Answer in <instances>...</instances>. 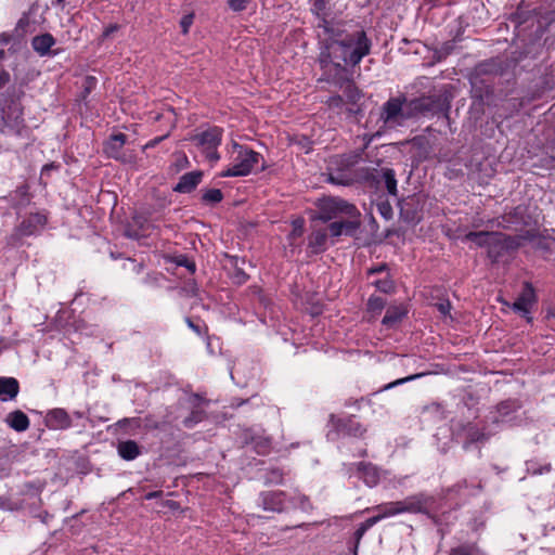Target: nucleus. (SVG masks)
Returning a JSON list of instances; mask_svg holds the SVG:
<instances>
[{
  "instance_id": "f257e3e1",
  "label": "nucleus",
  "mask_w": 555,
  "mask_h": 555,
  "mask_svg": "<svg viewBox=\"0 0 555 555\" xmlns=\"http://www.w3.org/2000/svg\"><path fill=\"white\" fill-rule=\"evenodd\" d=\"M322 27L325 37L318 39L319 81L341 88L350 78V72L371 53L372 40L360 27L348 30L327 21Z\"/></svg>"
},
{
  "instance_id": "f03ea898",
  "label": "nucleus",
  "mask_w": 555,
  "mask_h": 555,
  "mask_svg": "<svg viewBox=\"0 0 555 555\" xmlns=\"http://www.w3.org/2000/svg\"><path fill=\"white\" fill-rule=\"evenodd\" d=\"M318 219L328 224L330 235L354 236L361 227V212L357 206L341 197L328 196L318 203Z\"/></svg>"
},
{
  "instance_id": "7ed1b4c3",
  "label": "nucleus",
  "mask_w": 555,
  "mask_h": 555,
  "mask_svg": "<svg viewBox=\"0 0 555 555\" xmlns=\"http://www.w3.org/2000/svg\"><path fill=\"white\" fill-rule=\"evenodd\" d=\"M501 70L500 64L495 60H487L478 63L469 77L473 98L480 103H488L489 98L493 95V83L490 77L498 75Z\"/></svg>"
},
{
  "instance_id": "20e7f679",
  "label": "nucleus",
  "mask_w": 555,
  "mask_h": 555,
  "mask_svg": "<svg viewBox=\"0 0 555 555\" xmlns=\"http://www.w3.org/2000/svg\"><path fill=\"white\" fill-rule=\"evenodd\" d=\"M233 149L237 152L233 165L223 170L220 173V177L227 178L248 176L260 163V171H264L267 169V164L260 153L236 142H233Z\"/></svg>"
},
{
  "instance_id": "39448f33",
  "label": "nucleus",
  "mask_w": 555,
  "mask_h": 555,
  "mask_svg": "<svg viewBox=\"0 0 555 555\" xmlns=\"http://www.w3.org/2000/svg\"><path fill=\"white\" fill-rule=\"evenodd\" d=\"M450 101L446 94L422 95L406 103V118L420 116H448Z\"/></svg>"
},
{
  "instance_id": "423d86ee",
  "label": "nucleus",
  "mask_w": 555,
  "mask_h": 555,
  "mask_svg": "<svg viewBox=\"0 0 555 555\" xmlns=\"http://www.w3.org/2000/svg\"><path fill=\"white\" fill-rule=\"evenodd\" d=\"M520 248V237L517 235H508L502 232H495L490 241L487 256L491 263H499L506 258L512 257Z\"/></svg>"
},
{
  "instance_id": "0eeeda50",
  "label": "nucleus",
  "mask_w": 555,
  "mask_h": 555,
  "mask_svg": "<svg viewBox=\"0 0 555 555\" xmlns=\"http://www.w3.org/2000/svg\"><path fill=\"white\" fill-rule=\"evenodd\" d=\"M222 133V128L214 126L193 135L191 140L203 149L206 158L210 163H217L220 159L218 146L221 144Z\"/></svg>"
},
{
  "instance_id": "6e6552de",
  "label": "nucleus",
  "mask_w": 555,
  "mask_h": 555,
  "mask_svg": "<svg viewBox=\"0 0 555 555\" xmlns=\"http://www.w3.org/2000/svg\"><path fill=\"white\" fill-rule=\"evenodd\" d=\"M127 142V135L122 132L114 133L103 144V152L108 158H113L121 164L133 165L137 163V155L133 151L124 149Z\"/></svg>"
},
{
  "instance_id": "1a4fd4ad",
  "label": "nucleus",
  "mask_w": 555,
  "mask_h": 555,
  "mask_svg": "<svg viewBox=\"0 0 555 555\" xmlns=\"http://www.w3.org/2000/svg\"><path fill=\"white\" fill-rule=\"evenodd\" d=\"M435 498L425 492H418L398 501L400 514H423L434 518L431 511L435 505Z\"/></svg>"
},
{
  "instance_id": "9d476101",
  "label": "nucleus",
  "mask_w": 555,
  "mask_h": 555,
  "mask_svg": "<svg viewBox=\"0 0 555 555\" xmlns=\"http://www.w3.org/2000/svg\"><path fill=\"white\" fill-rule=\"evenodd\" d=\"M328 424L338 434L354 438H363L366 434V427L358 421L353 414L336 415L334 413L328 416Z\"/></svg>"
},
{
  "instance_id": "9b49d317",
  "label": "nucleus",
  "mask_w": 555,
  "mask_h": 555,
  "mask_svg": "<svg viewBox=\"0 0 555 555\" xmlns=\"http://www.w3.org/2000/svg\"><path fill=\"white\" fill-rule=\"evenodd\" d=\"M184 403L191 409L190 414L184 417L182 424L185 428H193L207 417L205 406L209 404V400L199 393H191L185 401L179 400L177 406H183Z\"/></svg>"
},
{
  "instance_id": "f8f14e48",
  "label": "nucleus",
  "mask_w": 555,
  "mask_h": 555,
  "mask_svg": "<svg viewBox=\"0 0 555 555\" xmlns=\"http://www.w3.org/2000/svg\"><path fill=\"white\" fill-rule=\"evenodd\" d=\"M538 302V296L532 283L524 282L522 289L514 304L511 306L514 312L519 313L528 323L533 321L531 315L532 307Z\"/></svg>"
},
{
  "instance_id": "ddd939ff",
  "label": "nucleus",
  "mask_w": 555,
  "mask_h": 555,
  "mask_svg": "<svg viewBox=\"0 0 555 555\" xmlns=\"http://www.w3.org/2000/svg\"><path fill=\"white\" fill-rule=\"evenodd\" d=\"M410 100L406 99L405 95L401 94L399 96L390 98L386 101L382 106L380 119L385 125H393L398 124L399 119H408L406 118V103Z\"/></svg>"
},
{
  "instance_id": "4468645a",
  "label": "nucleus",
  "mask_w": 555,
  "mask_h": 555,
  "mask_svg": "<svg viewBox=\"0 0 555 555\" xmlns=\"http://www.w3.org/2000/svg\"><path fill=\"white\" fill-rule=\"evenodd\" d=\"M258 502L268 512L283 513L289 509V500L283 491L261 492Z\"/></svg>"
},
{
  "instance_id": "2eb2a0df",
  "label": "nucleus",
  "mask_w": 555,
  "mask_h": 555,
  "mask_svg": "<svg viewBox=\"0 0 555 555\" xmlns=\"http://www.w3.org/2000/svg\"><path fill=\"white\" fill-rule=\"evenodd\" d=\"M350 474H354L369 488H375L380 481V469L371 462L351 464Z\"/></svg>"
},
{
  "instance_id": "dca6fc26",
  "label": "nucleus",
  "mask_w": 555,
  "mask_h": 555,
  "mask_svg": "<svg viewBox=\"0 0 555 555\" xmlns=\"http://www.w3.org/2000/svg\"><path fill=\"white\" fill-rule=\"evenodd\" d=\"M400 218L410 224L418 223L423 218V205L416 196H409L399 203Z\"/></svg>"
},
{
  "instance_id": "f3484780",
  "label": "nucleus",
  "mask_w": 555,
  "mask_h": 555,
  "mask_svg": "<svg viewBox=\"0 0 555 555\" xmlns=\"http://www.w3.org/2000/svg\"><path fill=\"white\" fill-rule=\"evenodd\" d=\"M44 425L52 430H66L73 426V421L67 411L63 408H54L47 412Z\"/></svg>"
},
{
  "instance_id": "a211bd4d",
  "label": "nucleus",
  "mask_w": 555,
  "mask_h": 555,
  "mask_svg": "<svg viewBox=\"0 0 555 555\" xmlns=\"http://www.w3.org/2000/svg\"><path fill=\"white\" fill-rule=\"evenodd\" d=\"M48 216L44 212H33L18 224L20 232L27 236L38 234L47 224Z\"/></svg>"
},
{
  "instance_id": "6ab92c4d",
  "label": "nucleus",
  "mask_w": 555,
  "mask_h": 555,
  "mask_svg": "<svg viewBox=\"0 0 555 555\" xmlns=\"http://www.w3.org/2000/svg\"><path fill=\"white\" fill-rule=\"evenodd\" d=\"M372 511L377 512L376 515L370 517L374 521L375 525L385 518L400 515L398 501L385 502V503L375 505L373 507H366L362 513L372 512Z\"/></svg>"
},
{
  "instance_id": "aec40b11",
  "label": "nucleus",
  "mask_w": 555,
  "mask_h": 555,
  "mask_svg": "<svg viewBox=\"0 0 555 555\" xmlns=\"http://www.w3.org/2000/svg\"><path fill=\"white\" fill-rule=\"evenodd\" d=\"M203 172L199 170L186 172L180 177L179 182L173 186L177 193H191L201 183Z\"/></svg>"
},
{
  "instance_id": "412c9836",
  "label": "nucleus",
  "mask_w": 555,
  "mask_h": 555,
  "mask_svg": "<svg viewBox=\"0 0 555 555\" xmlns=\"http://www.w3.org/2000/svg\"><path fill=\"white\" fill-rule=\"evenodd\" d=\"M55 44V38L50 34L46 33L42 35L35 36L31 40L33 49L40 55H56V51H52L51 48Z\"/></svg>"
},
{
  "instance_id": "4be33fe9",
  "label": "nucleus",
  "mask_w": 555,
  "mask_h": 555,
  "mask_svg": "<svg viewBox=\"0 0 555 555\" xmlns=\"http://www.w3.org/2000/svg\"><path fill=\"white\" fill-rule=\"evenodd\" d=\"M520 237V247L525 242H529L532 244L534 249L550 251L551 250V242L547 237L541 235L535 230H526L519 234Z\"/></svg>"
},
{
  "instance_id": "5701e85b",
  "label": "nucleus",
  "mask_w": 555,
  "mask_h": 555,
  "mask_svg": "<svg viewBox=\"0 0 555 555\" xmlns=\"http://www.w3.org/2000/svg\"><path fill=\"white\" fill-rule=\"evenodd\" d=\"M20 383L14 377H0V401H10L17 397Z\"/></svg>"
},
{
  "instance_id": "b1692460",
  "label": "nucleus",
  "mask_w": 555,
  "mask_h": 555,
  "mask_svg": "<svg viewBox=\"0 0 555 555\" xmlns=\"http://www.w3.org/2000/svg\"><path fill=\"white\" fill-rule=\"evenodd\" d=\"M5 423L17 433L26 431L30 425L28 416L21 410L10 412L7 415Z\"/></svg>"
},
{
  "instance_id": "393cba45",
  "label": "nucleus",
  "mask_w": 555,
  "mask_h": 555,
  "mask_svg": "<svg viewBox=\"0 0 555 555\" xmlns=\"http://www.w3.org/2000/svg\"><path fill=\"white\" fill-rule=\"evenodd\" d=\"M327 233L323 229L311 232L308 236V248L313 255L322 254L326 250Z\"/></svg>"
},
{
  "instance_id": "a878e982",
  "label": "nucleus",
  "mask_w": 555,
  "mask_h": 555,
  "mask_svg": "<svg viewBox=\"0 0 555 555\" xmlns=\"http://www.w3.org/2000/svg\"><path fill=\"white\" fill-rule=\"evenodd\" d=\"M408 312L406 307L403 305L389 306L382 320V324L387 327H392L401 322L408 315Z\"/></svg>"
},
{
  "instance_id": "bb28decb",
  "label": "nucleus",
  "mask_w": 555,
  "mask_h": 555,
  "mask_svg": "<svg viewBox=\"0 0 555 555\" xmlns=\"http://www.w3.org/2000/svg\"><path fill=\"white\" fill-rule=\"evenodd\" d=\"M117 451L125 461H133L141 454L140 446L134 440L120 441Z\"/></svg>"
},
{
  "instance_id": "cd10ccee",
  "label": "nucleus",
  "mask_w": 555,
  "mask_h": 555,
  "mask_svg": "<svg viewBox=\"0 0 555 555\" xmlns=\"http://www.w3.org/2000/svg\"><path fill=\"white\" fill-rule=\"evenodd\" d=\"M230 263L233 268V272L231 273L230 278L235 285H243L245 284L249 275L244 271V269L240 266V263H244L245 260L238 258L237 256H229Z\"/></svg>"
},
{
  "instance_id": "c85d7f7f",
  "label": "nucleus",
  "mask_w": 555,
  "mask_h": 555,
  "mask_svg": "<svg viewBox=\"0 0 555 555\" xmlns=\"http://www.w3.org/2000/svg\"><path fill=\"white\" fill-rule=\"evenodd\" d=\"M448 555H482L477 542L466 541L450 547Z\"/></svg>"
},
{
  "instance_id": "c756f323",
  "label": "nucleus",
  "mask_w": 555,
  "mask_h": 555,
  "mask_svg": "<svg viewBox=\"0 0 555 555\" xmlns=\"http://www.w3.org/2000/svg\"><path fill=\"white\" fill-rule=\"evenodd\" d=\"M494 234L495 232L489 231H470L465 235L464 240L475 243L478 247L488 249Z\"/></svg>"
},
{
  "instance_id": "7c9ffc66",
  "label": "nucleus",
  "mask_w": 555,
  "mask_h": 555,
  "mask_svg": "<svg viewBox=\"0 0 555 555\" xmlns=\"http://www.w3.org/2000/svg\"><path fill=\"white\" fill-rule=\"evenodd\" d=\"M344 88V95L347 101L351 104H357L363 96L362 91L356 86L353 81V72H350V78L340 88Z\"/></svg>"
},
{
  "instance_id": "2f4dec72",
  "label": "nucleus",
  "mask_w": 555,
  "mask_h": 555,
  "mask_svg": "<svg viewBox=\"0 0 555 555\" xmlns=\"http://www.w3.org/2000/svg\"><path fill=\"white\" fill-rule=\"evenodd\" d=\"M456 47V40H448L444 41L441 46L433 49V61L435 63H440L446 60L449 55H451Z\"/></svg>"
},
{
  "instance_id": "473e14b6",
  "label": "nucleus",
  "mask_w": 555,
  "mask_h": 555,
  "mask_svg": "<svg viewBox=\"0 0 555 555\" xmlns=\"http://www.w3.org/2000/svg\"><path fill=\"white\" fill-rule=\"evenodd\" d=\"M12 199L15 202L13 208L21 209L26 207L30 202L29 188L27 184L18 186L12 194Z\"/></svg>"
},
{
  "instance_id": "72a5a7b5",
  "label": "nucleus",
  "mask_w": 555,
  "mask_h": 555,
  "mask_svg": "<svg viewBox=\"0 0 555 555\" xmlns=\"http://www.w3.org/2000/svg\"><path fill=\"white\" fill-rule=\"evenodd\" d=\"M326 181L335 185L349 186L353 184L354 179L350 173L344 170H337L335 172L328 173Z\"/></svg>"
},
{
  "instance_id": "f704fd0d",
  "label": "nucleus",
  "mask_w": 555,
  "mask_h": 555,
  "mask_svg": "<svg viewBox=\"0 0 555 555\" xmlns=\"http://www.w3.org/2000/svg\"><path fill=\"white\" fill-rule=\"evenodd\" d=\"M521 408V404L516 399H508L500 402L496 405V411L499 415L503 418L507 417L512 413L518 411Z\"/></svg>"
},
{
  "instance_id": "c9c22d12",
  "label": "nucleus",
  "mask_w": 555,
  "mask_h": 555,
  "mask_svg": "<svg viewBox=\"0 0 555 555\" xmlns=\"http://www.w3.org/2000/svg\"><path fill=\"white\" fill-rule=\"evenodd\" d=\"M382 178L385 182V186L389 195L397 196V179L395 170L391 168H383L382 169Z\"/></svg>"
},
{
  "instance_id": "e433bc0d",
  "label": "nucleus",
  "mask_w": 555,
  "mask_h": 555,
  "mask_svg": "<svg viewBox=\"0 0 555 555\" xmlns=\"http://www.w3.org/2000/svg\"><path fill=\"white\" fill-rule=\"evenodd\" d=\"M372 284L376 287L377 291L384 294H391L396 289L395 281L390 274H387L383 279L375 280Z\"/></svg>"
},
{
  "instance_id": "4c0bfd02",
  "label": "nucleus",
  "mask_w": 555,
  "mask_h": 555,
  "mask_svg": "<svg viewBox=\"0 0 555 555\" xmlns=\"http://www.w3.org/2000/svg\"><path fill=\"white\" fill-rule=\"evenodd\" d=\"M386 306V300L379 296L372 295L367 299L366 310L367 312L377 315L380 314Z\"/></svg>"
},
{
  "instance_id": "58836bf2",
  "label": "nucleus",
  "mask_w": 555,
  "mask_h": 555,
  "mask_svg": "<svg viewBox=\"0 0 555 555\" xmlns=\"http://www.w3.org/2000/svg\"><path fill=\"white\" fill-rule=\"evenodd\" d=\"M288 500H289V509L291 508H300L304 512H309L312 509V505H311L309 498L304 494L288 498Z\"/></svg>"
},
{
  "instance_id": "ea45409f",
  "label": "nucleus",
  "mask_w": 555,
  "mask_h": 555,
  "mask_svg": "<svg viewBox=\"0 0 555 555\" xmlns=\"http://www.w3.org/2000/svg\"><path fill=\"white\" fill-rule=\"evenodd\" d=\"M253 447L257 454L266 455L269 454L271 451L272 440L270 437L259 435V437L256 438V442Z\"/></svg>"
},
{
  "instance_id": "a19ab883",
  "label": "nucleus",
  "mask_w": 555,
  "mask_h": 555,
  "mask_svg": "<svg viewBox=\"0 0 555 555\" xmlns=\"http://www.w3.org/2000/svg\"><path fill=\"white\" fill-rule=\"evenodd\" d=\"M374 521L371 518H367L365 521L361 522L357 530L353 533V543H354V553L357 554V550L361 542V539L365 534V532L374 526Z\"/></svg>"
},
{
  "instance_id": "79ce46f5",
  "label": "nucleus",
  "mask_w": 555,
  "mask_h": 555,
  "mask_svg": "<svg viewBox=\"0 0 555 555\" xmlns=\"http://www.w3.org/2000/svg\"><path fill=\"white\" fill-rule=\"evenodd\" d=\"M176 420L177 417L171 416L170 413L167 411V414L164 416L163 421L156 422L153 420L151 415H149L145 417V423L150 429H162L167 425H171Z\"/></svg>"
},
{
  "instance_id": "37998d69",
  "label": "nucleus",
  "mask_w": 555,
  "mask_h": 555,
  "mask_svg": "<svg viewBox=\"0 0 555 555\" xmlns=\"http://www.w3.org/2000/svg\"><path fill=\"white\" fill-rule=\"evenodd\" d=\"M305 232V219L297 218L292 221V231L287 236V240L291 244H294V241L298 237H301Z\"/></svg>"
},
{
  "instance_id": "c03bdc74",
  "label": "nucleus",
  "mask_w": 555,
  "mask_h": 555,
  "mask_svg": "<svg viewBox=\"0 0 555 555\" xmlns=\"http://www.w3.org/2000/svg\"><path fill=\"white\" fill-rule=\"evenodd\" d=\"M223 199V194L219 189L206 190L202 195V201L205 204H218Z\"/></svg>"
},
{
  "instance_id": "a18cd8bd",
  "label": "nucleus",
  "mask_w": 555,
  "mask_h": 555,
  "mask_svg": "<svg viewBox=\"0 0 555 555\" xmlns=\"http://www.w3.org/2000/svg\"><path fill=\"white\" fill-rule=\"evenodd\" d=\"M552 26H555V8L542 13L539 17L540 28L547 30Z\"/></svg>"
},
{
  "instance_id": "49530a36",
  "label": "nucleus",
  "mask_w": 555,
  "mask_h": 555,
  "mask_svg": "<svg viewBox=\"0 0 555 555\" xmlns=\"http://www.w3.org/2000/svg\"><path fill=\"white\" fill-rule=\"evenodd\" d=\"M284 473L281 468H271L266 473V482L280 485L283 482Z\"/></svg>"
},
{
  "instance_id": "de8ad7c7",
  "label": "nucleus",
  "mask_w": 555,
  "mask_h": 555,
  "mask_svg": "<svg viewBox=\"0 0 555 555\" xmlns=\"http://www.w3.org/2000/svg\"><path fill=\"white\" fill-rule=\"evenodd\" d=\"M425 373H417V374H413V375H410V376H406V377H403V378H398L391 383H388L386 384L385 386H383L379 391H385V390H389L391 388H395L399 385H402V384H405L408 382H411V380H415L422 376H424Z\"/></svg>"
},
{
  "instance_id": "09e8293b",
  "label": "nucleus",
  "mask_w": 555,
  "mask_h": 555,
  "mask_svg": "<svg viewBox=\"0 0 555 555\" xmlns=\"http://www.w3.org/2000/svg\"><path fill=\"white\" fill-rule=\"evenodd\" d=\"M173 262L178 267H184L186 268L191 273H194L196 271V264L195 262L190 259L186 255H177L173 257Z\"/></svg>"
},
{
  "instance_id": "8fccbe9b",
  "label": "nucleus",
  "mask_w": 555,
  "mask_h": 555,
  "mask_svg": "<svg viewBox=\"0 0 555 555\" xmlns=\"http://www.w3.org/2000/svg\"><path fill=\"white\" fill-rule=\"evenodd\" d=\"M23 237H27V235L22 234L20 232V227L16 225L13 232L7 236V245L10 247H18L22 245Z\"/></svg>"
},
{
  "instance_id": "3c124183",
  "label": "nucleus",
  "mask_w": 555,
  "mask_h": 555,
  "mask_svg": "<svg viewBox=\"0 0 555 555\" xmlns=\"http://www.w3.org/2000/svg\"><path fill=\"white\" fill-rule=\"evenodd\" d=\"M526 465H527V470L529 473H531L532 475H542V474L551 472V468H552L551 464H545V465L539 466L538 463H535L533 461H528L526 463Z\"/></svg>"
},
{
  "instance_id": "603ef678",
  "label": "nucleus",
  "mask_w": 555,
  "mask_h": 555,
  "mask_svg": "<svg viewBox=\"0 0 555 555\" xmlns=\"http://www.w3.org/2000/svg\"><path fill=\"white\" fill-rule=\"evenodd\" d=\"M24 95V91L22 88H16L15 86H11L7 90V102L14 103L16 100H20Z\"/></svg>"
},
{
  "instance_id": "864d4df0",
  "label": "nucleus",
  "mask_w": 555,
  "mask_h": 555,
  "mask_svg": "<svg viewBox=\"0 0 555 555\" xmlns=\"http://www.w3.org/2000/svg\"><path fill=\"white\" fill-rule=\"evenodd\" d=\"M377 211L379 215L385 218L386 220H389L392 218V207L388 201H384L377 204Z\"/></svg>"
},
{
  "instance_id": "5fc2aeb1",
  "label": "nucleus",
  "mask_w": 555,
  "mask_h": 555,
  "mask_svg": "<svg viewBox=\"0 0 555 555\" xmlns=\"http://www.w3.org/2000/svg\"><path fill=\"white\" fill-rule=\"evenodd\" d=\"M259 435L255 434L251 428H246L241 434V439L244 444H255L256 438H258Z\"/></svg>"
},
{
  "instance_id": "6e6d98bb",
  "label": "nucleus",
  "mask_w": 555,
  "mask_h": 555,
  "mask_svg": "<svg viewBox=\"0 0 555 555\" xmlns=\"http://www.w3.org/2000/svg\"><path fill=\"white\" fill-rule=\"evenodd\" d=\"M390 269H389V266L388 263L386 262H382V263H378L376 266H373L371 268L367 269L366 271V274L367 276H371V275H374V274H378V273H386L387 274H390L389 273Z\"/></svg>"
},
{
  "instance_id": "4d7b16f0",
  "label": "nucleus",
  "mask_w": 555,
  "mask_h": 555,
  "mask_svg": "<svg viewBox=\"0 0 555 555\" xmlns=\"http://www.w3.org/2000/svg\"><path fill=\"white\" fill-rule=\"evenodd\" d=\"M250 0H229L228 5L234 12H241L246 9Z\"/></svg>"
},
{
  "instance_id": "13d9d810",
  "label": "nucleus",
  "mask_w": 555,
  "mask_h": 555,
  "mask_svg": "<svg viewBox=\"0 0 555 555\" xmlns=\"http://www.w3.org/2000/svg\"><path fill=\"white\" fill-rule=\"evenodd\" d=\"M194 15L193 14H186L183 15L180 20V27L182 30V34H188L191 25L193 24Z\"/></svg>"
},
{
  "instance_id": "bf43d9fd",
  "label": "nucleus",
  "mask_w": 555,
  "mask_h": 555,
  "mask_svg": "<svg viewBox=\"0 0 555 555\" xmlns=\"http://www.w3.org/2000/svg\"><path fill=\"white\" fill-rule=\"evenodd\" d=\"M325 103L331 108H340L344 104V98L339 94H335L330 96Z\"/></svg>"
},
{
  "instance_id": "052dcab7",
  "label": "nucleus",
  "mask_w": 555,
  "mask_h": 555,
  "mask_svg": "<svg viewBox=\"0 0 555 555\" xmlns=\"http://www.w3.org/2000/svg\"><path fill=\"white\" fill-rule=\"evenodd\" d=\"M256 399H259L258 396H253L248 399H240V398H233L231 400V406L234 408V409H237L244 404H248V403H251L254 402Z\"/></svg>"
},
{
  "instance_id": "680f3d73",
  "label": "nucleus",
  "mask_w": 555,
  "mask_h": 555,
  "mask_svg": "<svg viewBox=\"0 0 555 555\" xmlns=\"http://www.w3.org/2000/svg\"><path fill=\"white\" fill-rule=\"evenodd\" d=\"M467 434L469 442H477L485 439V434L477 428H469Z\"/></svg>"
},
{
  "instance_id": "e2e57ef3",
  "label": "nucleus",
  "mask_w": 555,
  "mask_h": 555,
  "mask_svg": "<svg viewBox=\"0 0 555 555\" xmlns=\"http://www.w3.org/2000/svg\"><path fill=\"white\" fill-rule=\"evenodd\" d=\"M361 402H365L367 404H371V399L369 397H361L360 399H348L345 401V406H357V409L359 410L360 409V403Z\"/></svg>"
},
{
  "instance_id": "0e129e2a",
  "label": "nucleus",
  "mask_w": 555,
  "mask_h": 555,
  "mask_svg": "<svg viewBox=\"0 0 555 555\" xmlns=\"http://www.w3.org/2000/svg\"><path fill=\"white\" fill-rule=\"evenodd\" d=\"M436 308L442 315H449L451 310V302L449 300L437 302Z\"/></svg>"
},
{
  "instance_id": "69168bd1",
  "label": "nucleus",
  "mask_w": 555,
  "mask_h": 555,
  "mask_svg": "<svg viewBox=\"0 0 555 555\" xmlns=\"http://www.w3.org/2000/svg\"><path fill=\"white\" fill-rule=\"evenodd\" d=\"M359 157V154L344 155L341 158V164L345 166H352L358 163Z\"/></svg>"
},
{
  "instance_id": "338daca9",
  "label": "nucleus",
  "mask_w": 555,
  "mask_h": 555,
  "mask_svg": "<svg viewBox=\"0 0 555 555\" xmlns=\"http://www.w3.org/2000/svg\"><path fill=\"white\" fill-rule=\"evenodd\" d=\"M11 74L4 69L0 68V91L10 82Z\"/></svg>"
},
{
  "instance_id": "774afa93",
  "label": "nucleus",
  "mask_w": 555,
  "mask_h": 555,
  "mask_svg": "<svg viewBox=\"0 0 555 555\" xmlns=\"http://www.w3.org/2000/svg\"><path fill=\"white\" fill-rule=\"evenodd\" d=\"M325 9H326V1L325 0H313L312 11L315 12L318 15L321 12H324Z\"/></svg>"
}]
</instances>
